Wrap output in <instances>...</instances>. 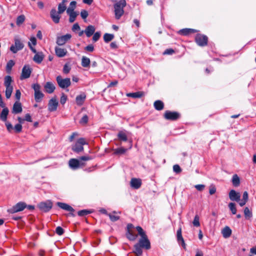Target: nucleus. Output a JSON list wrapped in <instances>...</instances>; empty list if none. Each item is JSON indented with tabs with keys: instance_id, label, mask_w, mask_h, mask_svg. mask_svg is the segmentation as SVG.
Masks as SVG:
<instances>
[{
	"instance_id": "f257e3e1",
	"label": "nucleus",
	"mask_w": 256,
	"mask_h": 256,
	"mask_svg": "<svg viewBox=\"0 0 256 256\" xmlns=\"http://www.w3.org/2000/svg\"><path fill=\"white\" fill-rule=\"evenodd\" d=\"M68 2L67 0H62V2L58 4V10L56 11V8H53L50 12V16L52 21L55 24H58L60 22L61 14L67 10L66 3Z\"/></svg>"
},
{
	"instance_id": "f03ea898",
	"label": "nucleus",
	"mask_w": 256,
	"mask_h": 256,
	"mask_svg": "<svg viewBox=\"0 0 256 256\" xmlns=\"http://www.w3.org/2000/svg\"><path fill=\"white\" fill-rule=\"evenodd\" d=\"M150 248V242L146 236L141 238L138 242L134 245V252L137 256H141L142 254V248L148 250Z\"/></svg>"
},
{
	"instance_id": "7ed1b4c3",
	"label": "nucleus",
	"mask_w": 256,
	"mask_h": 256,
	"mask_svg": "<svg viewBox=\"0 0 256 256\" xmlns=\"http://www.w3.org/2000/svg\"><path fill=\"white\" fill-rule=\"evenodd\" d=\"M126 0H120L114 5V16L116 20H120L124 14V8L126 6Z\"/></svg>"
},
{
	"instance_id": "20e7f679",
	"label": "nucleus",
	"mask_w": 256,
	"mask_h": 256,
	"mask_svg": "<svg viewBox=\"0 0 256 256\" xmlns=\"http://www.w3.org/2000/svg\"><path fill=\"white\" fill-rule=\"evenodd\" d=\"M12 82L10 76H6L4 78V85L6 88V96L7 98H10L13 90V86L11 85Z\"/></svg>"
},
{
	"instance_id": "39448f33",
	"label": "nucleus",
	"mask_w": 256,
	"mask_h": 256,
	"mask_svg": "<svg viewBox=\"0 0 256 256\" xmlns=\"http://www.w3.org/2000/svg\"><path fill=\"white\" fill-rule=\"evenodd\" d=\"M86 143L84 138H78L74 144L72 146V150L76 153H79L84 150L83 146Z\"/></svg>"
},
{
	"instance_id": "423d86ee",
	"label": "nucleus",
	"mask_w": 256,
	"mask_h": 256,
	"mask_svg": "<svg viewBox=\"0 0 256 256\" xmlns=\"http://www.w3.org/2000/svg\"><path fill=\"white\" fill-rule=\"evenodd\" d=\"M194 41L200 46H205L208 43V38L206 36L198 34L196 35Z\"/></svg>"
},
{
	"instance_id": "0eeeda50",
	"label": "nucleus",
	"mask_w": 256,
	"mask_h": 256,
	"mask_svg": "<svg viewBox=\"0 0 256 256\" xmlns=\"http://www.w3.org/2000/svg\"><path fill=\"white\" fill-rule=\"evenodd\" d=\"M163 116L166 120L174 121L180 118V114L177 112H172L168 110L164 112Z\"/></svg>"
},
{
	"instance_id": "6e6552de",
	"label": "nucleus",
	"mask_w": 256,
	"mask_h": 256,
	"mask_svg": "<svg viewBox=\"0 0 256 256\" xmlns=\"http://www.w3.org/2000/svg\"><path fill=\"white\" fill-rule=\"evenodd\" d=\"M32 88L34 91V99L36 102H40L42 101L44 94L40 91V86L38 84H34Z\"/></svg>"
},
{
	"instance_id": "1a4fd4ad",
	"label": "nucleus",
	"mask_w": 256,
	"mask_h": 256,
	"mask_svg": "<svg viewBox=\"0 0 256 256\" xmlns=\"http://www.w3.org/2000/svg\"><path fill=\"white\" fill-rule=\"evenodd\" d=\"M56 80L58 86L62 89L67 88L71 84V82L70 78H62L60 76H56Z\"/></svg>"
},
{
	"instance_id": "9d476101",
	"label": "nucleus",
	"mask_w": 256,
	"mask_h": 256,
	"mask_svg": "<svg viewBox=\"0 0 256 256\" xmlns=\"http://www.w3.org/2000/svg\"><path fill=\"white\" fill-rule=\"evenodd\" d=\"M27 206L26 202H20L14 206L12 208L8 209V212L10 214H14L23 210Z\"/></svg>"
},
{
	"instance_id": "9b49d317",
	"label": "nucleus",
	"mask_w": 256,
	"mask_h": 256,
	"mask_svg": "<svg viewBox=\"0 0 256 256\" xmlns=\"http://www.w3.org/2000/svg\"><path fill=\"white\" fill-rule=\"evenodd\" d=\"M38 207L42 212H47L52 209V202L49 200L46 202H42L38 204Z\"/></svg>"
},
{
	"instance_id": "f8f14e48",
	"label": "nucleus",
	"mask_w": 256,
	"mask_h": 256,
	"mask_svg": "<svg viewBox=\"0 0 256 256\" xmlns=\"http://www.w3.org/2000/svg\"><path fill=\"white\" fill-rule=\"evenodd\" d=\"M56 205L60 208L70 212V213L66 214L67 216H75V214H74V210L72 206H71L69 204L64 202H58L56 203Z\"/></svg>"
},
{
	"instance_id": "ddd939ff",
	"label": "nucleus",
	"mask_w": 256,
	"mask_h": 256,
	"mask_svg": "<svg viewBox=\"0 0 256 256\" xmlns=\"http://www.w3.org/2000/svg\"><path fill=\"white\" fill-rule=\"evenodd\" d=\"M24 44L20 39L16 38L14 40V44L12 45L10 47V50L14 54L16 53L18 50L23 48Z\"/></svg>"
},
{
	"instance_id": "4468645a",
	"label": "nucleus",
	"mask_w": 256,
	"mask_h": 256,
	"mask_svg": "<svg viewBox=\"0 0 256 256\" xmlns=\"http://www.w3.org/2000/svg\"><path fill=\"white\" fill-rule=\"evenodd\" d=\"M32 73V69L28 65H24L22 69V74L20 77V80L26 79L30 78Z\"/></svg>"
},
{
	"instance_id": "2eb2a0df",
	"label": "nucleus",
	"mask_w": 256,
	"mask_h": 256,
	"mask_svg": "<svg viewBox=\"0 0 256 256\" xmlns=\"http://www.w3.org/2000/svg\"><path fill=\"white\" fill-rule=\"evenodd\" d=\"M72 36L70 34H66L64 36L57 37L56 44L58 46H62L68 40L70 39Z\"/></svg>"
},
{
	"instance_id": "dca6fc26",
	"label": "nucleus",
	"mask_w": 256,
	"mask_h": 256,
	"mask_svg": "<svg viewBox=\"0 0 256 256\" xmlns=\"http://www.w3.org/2000/svg\"><path fill=\"white\" fill-rule=\"evenodd\" d=\"M58 102L56 98H51L48 104V109L50 112H54L57 110Z\"/></svg>"
},
{
	"instance_id": "f3484780",
	"label": "nucleus",
	"mask_w": 256,
	"mask_h": 256,
	"mask_svg": "<svg viewBox=\"0 0 256 256\" xmlns=\"http://www.w3.org/2000/svg\"><path fill=\"white\" fill-rule=\"evenodd\" d=\"M230 199L232 201L239 202L240 201V194L238 192H236L234 190H232L230 191L228 194Z\"/></svg>"
},
{
	"instance_id": "a211bd4d",
	"label": "nucleus",
	"mask_w": 256,
	"mask_h": 256,
	"mask_svg": "<svg viewBox=\"0 0 256 256\" xmlns=\"http://www.w3.org/2000/svg\"><path fill=\"white\" fill-rule=\"evenodd\" d=\"M176 238H177L178 242L179 244H180V242L181 245L182 246V248L184 250H186V244H185L184 240L182 236L181 228H179V229L177 230Z\"/></svg>"
},
{
	"instance_id": "6ab92c4d",
	"label": "nucleus",
	"mask_w": 256,
	"mask_h": 256,
	"mask_svg": "<svg viewBox=\"0 0 256 256\" xmlns=\"http://www.w3.org/2000/svg\"><path fill=\"white\" fill-rule=\"evenodd\" d=\"M142 180L140 178H132L130 180L131 187L135 188H139L142 185Z\"/></svg>"
},
{
	"instance_id": "aec40b11",
	"label": "nucleus",
	"mask_w": 256,
	"mask_h": 256,
	"mask_svg": "<svg viewBox=\"0 0 256 256\" xmlns=\"http://www.w3.org/2000/svg\"><path fill=\"white\" fill-rule=\"evenodd\" d=\"M197 32H198V30L195 29L186 28L180 30L178 33L180 35L186 36L189 35L190 34L195 33Z\"/></svg>"
},
{
	"instance_id": "412c9836",
	"label": "nucleus",
	"mask_w": 256,
	"mask_h": 256,
	"mask_svg": "<svg viewBox=\"0 0 256 256\" xmlns=\"http://www.w3.org/2000/svg\"><path fill=\"white\" fill-rule=\"evenodd\" d=\"M44 88L47 93L52 94L54 92L56 87L52 82H48L44 86Z\"/></svg>"
},
{
	"instance_id": "4be33fe9",
	"label": "nucleus",
	"mask_w": 256,
	"mask_h": 256,
	"mask_svg": "<svg viewBox=\"0 0 256 256\" xmlns=\"http://www.w3.org/2000/svg\"><path fill=\"white\" fill-rule=\"evenodd\" d=\"M69 166L74 170H76L80 168V162L79 160L76 158H72L68 162Z\"/></svg>"
},
{
	"instance_id": "5701e85b",
	"label": "nucleus",
	"mask_w": 256,
	"mask_h": 256,
	"mask_svg": "<svg viewBox=\"0 0 256 256\" xmlns=\"http://www.w3.org/2000/svg\"><path fill=\"white\" fill-rule=\"evenodd\" d=\"M86 98V95L84 93H82L76 96V102L77 105L79 106H82Z\"/></svg>"
},
{
	"instance_id": "b1692460",
	"label": "nucleus",
	"mask_w": 256,
	"mask_h": 256,
	"mask_svg": "<svg viewBox=\"0 0 256 256\" xmlns=\"http://www.w3.org/2000/svg\"><path fill=\"white\" fill-rule=\"evenodd\" d=\"M22 104L19 102H16L14 104L12 108V113L14 114H19L22 112Z\"/></svg>"
},
{
	"instance_id": "393cba45",
	"label": "nucleus",
	"mask_w": 256,
	"mask_h": 256,
	"mask_svg": "<svg viewBox=\"0 0 256 256\" xmlns=\"http://www.w3.org/2000/svg\"><path fill=\"white\" fill-rule=\"evenodd\" d=\"M66 13L69 16V22L70 23L74 22L78 14L75 11L71 12L70 10H66Z\"/></svg>"
},
{
	"instance_id": "a878e982",
	"label": "nucleus",
	"mask_w": 256,
	"mask_h": 256,
	"mask_svg": "<svg viewBox=\"0 0 256 256\" xmlns=\"http://www.w3.org/2000/svg\"><path fill=\"white\" fill-rule=\"evenodd\" d=\"M55 52L56 55L60 58L64 57L66 55L67 51L64 48H62L58 47L55 48Z\"/></svg>"
},
{
	"instance_id": "bb28decb",
	"label": "nucleus",
	"mask_w": 256,
	"mask_h": 256,
	"mask_svg": "<svg viewBox=\"0 0 256 256\" xmlns=\"http://www.w3.org/2000/svg\"><path fill=\"white\" fill-rule=\"evenodd\" d=\"M44 58L42 52H38L34 56L33 60L37 64H40Z\"/></svg>"
},
{
	"instance_id": "cd10ccee",
	"label": "nucleus",
	"mask_w": 256,
	"mask_h": 256,
	"mask_svg": "<svg viewBox=\"0 0 256 256\" xmlns=\"http://www.w3.org/2000/svg\"><path fill=\"white\" fill-rule=\"evenodd\" d=\"M94 31L95 28L94 27V26L92 25H90L86 28L84 30V32L87 37L89 38L94 34Z\"/></svg>"
},
{
	"instance_id": "c85d7f7f",
	"label": "nucleus",
	"mask_w": 256,
	"mask_h": 256,
	"mask_svg": "<svg viewBox=\"0 0 256 256\" xmlns=\"http://www.w3.org/2000/svg\"><path fill=\"white\" fill-rule=\"evenodd\" d=\"M232 230L228 226H225L222 231L224 238H229L232 234Z\"/></svg>"
},
{
	"instance_id": "c756f323",
	"label": "nucleus",
	"mask_w": 256,
	"mask_h": 256,
	"mask_svg": "<svg viewBox=\"0 0 256 256\" xmlns=\"http://www.w3.org/2000/svg\"><path fill=\"white\" fill-rule=\"evenodd\" d=\"M144 95V92H130L126 94L128 97L132 98H140L143 96Z\"/></svg>"
},
{
	"instance_id": "7c9ffc66",
	"label": "nucleus",
	"mask_w": 256,
	"mask_h": 256,
	"mask_svg": "<svg viewBox=\"0 0 256 256\" xmlns=\"http://www.w3.org/2000/svg\"><path fill=\"white\" fill-rule=\"evenodd\" d=\"M154 106L157 110H162L164 108V104L160 100H157L154 102Z\"/></svg>"
},
{
	"instance_id": "2f4dec72",
	"label": "nucleus",
	"mask_w": 256,
	"mask_h": 256,
	"mask_svg": "<svg viewBox=\"0 0 256 256\" xmlns=\"http://www.w3.org/2000/svg\"><path fill=\"white\" fill-rule=\"evenodd\" d=\"M126 236L130 241H134L137 237V235L134 233L132 230L126 231Z\"/></svg>"
},
{
	"instance_id": "473e14b6",
	"label": "nucleus",
	"mask_w": 256,
	"mask_h": 256,
	"mask_svg": "<svg viewBox=\"0 0 256 256\" xmlns=\"http://www.w3.org/2000/svg\"><path fill=\"white\" fill-rule=\"evenodd\" d=\"M90 59L85 56H83L82 58L81 64L84 68H89L90 66Z\"/></svg>"
},
{
	"instance_id": "72a5a7b5",
	"label": "nucleus",
	"mask_w": 256,
	"mask_h": 256,
	"mask_svg": "<svg viewBox=\"0 0 256 256\" xmlns=\"http://www.w3.org/2000/svg\"><path fill=\"white\" fill-rule=\"evenodd\" d=\"M8 108H3L0 114V118L4 122H6L7 120V116L8 114Z\"/></svg>"
},
{
	"instance_id": "f704fd0d",
	"label": "nucleus",
	"mask_w": 256,
	"mask_h": 256,
	"mask_svg": "<svg viewBox=\"0 0 256 256\" xmlns=\"http://www.w3.org/2000/svg\"><path fill=\"white\" fill-rule=\"evenodd\" d=\"M232 184L235 187H238L240 185V179L236 174H235L232 176Z\"/></svg>"
},
{
	"instance_id": "c9c22d12",
	"label": "nucleus",
	"mask_w": 256,
	"mask_h": 256,
	"mask_svg": "<svg viewBox=\"0 0 256 256\" xmlns=\"http://www.w3.org/2000/svg\"><path fill=\"white\" fill-rule=\"evenodd\" d=\"M118 138L121 141L126 142L128 140V136L123 131H120L118 134Z\"/></svg>"
},
{
	"instance_id": "e433bc0d",
	"label": "nucleus",
	"mask_w": 256,
	"mask_h": 256,
	"mask_svg": "<svg viewBox=\"0 0 256 256\" xmlns=\"http://www.w3.org/2000/svg\"><path fill=\"white\" fill-rule=\"evenodd\" d=\"M15 63L13 60H10L6 64V71L8 74H10L12 68L14 65Z\"/></svg>"
},
{
	"instance_id": "4c0bfd02",
	"label": "nucleus",
	"mask_w": 256,
	"mask_h": 256,
	"mask_svg": "<svg viewBox=\"0 0 256 256\" xmlns=\"http://www.w3.org/2000/svg\"><path fill=\"white\" fill-rule=\"evenodd\" d=\"M114 38V35L113 34L106 33L104 35V40L106 43H108L110 41L112 40Z\"/></svg>"
},
{
	"instance_id": "58836bf2",
	"label": "nucleus",
	"mask_w": 256,
	"mask_h": 256,
	"mask_svg": "<svg viewBox=\"0 0 256 256\" xmlns=\"http://www.w3.org/2000/svg\"><path fill=\"white\" fill-rule=\"evenodd\" d=\"M127 150L126 148H119L114 150V154L115 155H120L124 154Z\"/></svg>"
},
{
	"instance_id": "ea45409f",
	"label": "nucleus",
	"mask_w": 256,
	"mask_h": 256,
	"mask_svg": "<svg viewBox=\"0 0 256 256\" xmlns=\"http://www.w3.org/2000/svg\"><path fill=\"white\" fill-rule=\"evenodd\" d=\"M244 214L246 219H250L252 216V212L250 210L248 207L244 208Z\"/></svg>"
},
{
	"instance_id": "a19ab883",
	"label": "nucleus",
	"mask_w": 256,
	"mask_h": 256,
	"mask_svg": "<svg viewBox=\"0 0 256 256\" xmlns=\"http://www.w3.org/2000/svg\"><path fill=\"white\" fill-rule=\"evenodd\" d=\"M92 212L91 210H79L78 212V214L80 216H85L88 214H91Z\"/></svg>"
},
{
	"instance_id": "79ce46f5",
	"label": "nucleus",
	"mask_w": 256,
	"mask_h": 256,
	"mask_svg": "<svg viewBox=\"0 0 256 256\" xmlns=\"http://www.w3.org/2000/svg\"><path fill=\"white\" fill-rule=\"evenodd\" d=\"M228 206L232 214H236L237 210H236V206L235 203L230 202V203H229Z\"/></svg>"
},
{
	"instance_id": "37998d69",
	"label": "nucleus",
	"mask_w": 256,
	"mask_h": 256,
	"mask_svg": "<svg viewBox=\"0 0 256 256\" xmlns=\"http://www.w3.org/2000/svg\"><path fill=\"white\" fill-rule=\"evenodd\" d=\"M24 20H25V16L24 15L19 16H18V18H16V24L18 26H20L24 22Z\"/></svg>"
},
{
	"instance_id": "c03bdc74",
	"label": "nucleus",
	"mask_w": 256,
	"mask_h": 256,
	"mask_svg": "<svg viewBox=\"0 0 256 256\" xmlns=\"http://www.w3.org/2000/svg\"><path fill=\"white\" fill-rule=\"evenodd\" d=\"M136 230L138 231L139 235L141 236V238L146 236V232H144V231L143 230L141 226H137L136 227Z\"/></svg>"
},
{
	"instance_id": "a18cd8bd",
	"label": "nucleus",
	"mask_w": 256,
	"mask_h": 256,
	"mask_svg": "<svg viewBox=\"0 0 256 256\" xmlns=\"http://www.w3.org/2000/svg\"><path fill=\"white\" fill-rule=\"evenodd\" d=\"M192 224L194 226L198 227L200 226V218L198 214L195 216Z\"/></svg>"
},
{
	"instance_id": "49530a36",
	"label": "nucleus",
	"mask_w": 256,
	"mask_h": 256,
	"mask_svg": "<svg viewBox=\"0 0 256 256\" xmlns=\"http://www.w3.org/2000/svg\"><path fill=\"white\" fill-rule=\"evenodd\" d=\"M88 116L86 114H84L80 120V123L82 124H86L88 123Z\"/></svg>"
},
{
	"instance_id": "de8ad7c7",
	"label": "nucleus",
	"mask_w": 256,
	"mask_h": 256,
	"mask_svg": "<svg viewBox=\"0 0 256 256\" xmlns=\"http://www.w3.org/2000/svg\"><path fill=\"white\" fill-rule=\"evenodd\" d=\"M71 68L68 64H66L63 68V72L65 74H68L70 72Z\"/></svg>"
},
{
	"instance_id": "09e8293b",
	"label": "nucleus",
	"mask_w": 256,
	"mask_h": 256,
	"mask_svg": "<svg viewBox=\"0 0 256 256\" xmlns=\"http://www.w3.org/2000/svg\"><path fill=\"white\" fill-rule=\"evenodd\" d=\"M14 130L16 133H20L22 130V126L20 124H17L14 126Z\"/></svg>"
},
{
	"instance_id": "8fccbe9b",
	"label": "nucleus",
	"mask_w": 256,
	"mask_h": 256,
	"mask_svg": "<svg viewBox=\"0 0 256 256\" xmlns=\"http://www.w3.org/2000/svg\"><path fill=\"white\" fill-rule=\"evenodd\" d=\"M67 100H68L67 96L64 93H62V96H61L60 99V104L62 105L64 104H66Z\"/></svg>"
},
{
	"instance_id": "3c124183",
	"label": "nucleus",
	"mask_w": 256,
	"mask_h": 256,
	"mask_svg": "<svg viewBox=\"0 0 256 256\" xmlns=\"http://www.w3.org/2000/svg\"><path fill=\"white\" fill-rule=\"evenodd\" d=\"M76 1H72L70 2L69 7L67 10H70L71 12L74 11V9L76 7Z\"/></svg>"
},
{
	"instance_id": "603ef678",
	"label": "nucleus",
	"mask_w": 256,
	"mask_h": 256,
	"mask_svg": "<svg viewBox=\"0 0 256 256\" xmlns=\"http://www.w3.org/2000/svg\"><path fill=\"white\" fill-rule=\"evenodd\" d=\"M216 186L212 184L209 187V194L210 195H212L216 192Z\"/></svg>"
},
{
	"instance_id": "864d4df0",
	"label": "nucleus",
	"mask_w": 256,
	"mask_h": 256,
	"mask_svg": "<svg viewBox=\"0 0 256 256\" xmlns=\"http://www.w3.org/2000/svg\"><path fill=\"white\" fill-rule=\"evenodd\" d=\"M100 36V32H97L94 33V36L92 37V40L94 42H97Z\"/></svg>"
},
{
	"instance_id": "5fc2aeb1",
	"label": "nucleus",
	"mask_w": 256,
	"mask_h": 256,
	"mask_svg": "<svg viewBox=\"0 0 256 256\" xmlns=\"http://www.w3.org/2000/svg\"><path fill=\"white\" fill-rule=\"evenodd\" d=\"M56 232L59 236H62L64 233V230L61 226H58L56 229Z\"/></svg>"
},
{
	"instance_id": "6e6d98bb",
	"label": "nucleus",
	"mask_w": 256,
	"mask_h": 256,
	"mask_svg": "<svg viewBox=\"0 0 256 256\" xmlns=\"http://www.w3.org/2000/svg\"><path fill=\"white\" fill-rule=\"evenodd\" d=\"M173 170L176 174L180 173L182 170L178 164H175L173 166Z\"/></svg>"
},
{
	"instance_id": "4d7b16f0",
	"label": "nucleus",
	"mask_w": 256,
	"mask_h": 256,
	"mask_svg": "<svg viewBox=\"0 0 256 256\" xmlns=\"http://www.w3.org/2000/svg\"><path fill=\"white\" fill-rule=\"evenodd\" d=\"M108 216L110 220H111V221H112L113 222H116V221L120 219V216H114V215H112V214H108Z\"/></svg>"
},
{
	"instance_id": "13d9d810",
	"label": "nucleus",
	"mask_w": 256,
	"mask_h": 256,
	"mask_svg": "<svg viewBox=\"0 0 256 256\" xmlns=\"http://www.w3.org/2000/svg\"><path fill=\"white\" fill-rule=\"evenodd\" d=\"M84 50L88 52H92L94 50V46L92 44H90L84 48Z\"/></svg>"
},
{
	"instance_id": "bf43d9fd",
	"label": "nucleus",
	"mask_w": 256,
	"mask_h": 256,
	"mask_svg": "<svg viewBox=\"0 0 256 256\" xmlns=\"http://www.w3.org/2000/svg\"><path fill=\"white\" fill-rule=\"evenodd\" d=\"M88 12L86 10H82L80 12V16L83 19H86L88 16Z\"/></svg>"
},
{
	"instance_id": "052dcab7",
	"label": "nucleus",
	"mask_w": 256,
	"mask_h": 256,
	"mask_svg": "<svg viewBox=\"0 0 256 256\" xmlns=\"http://www.w3.org/2000/svg\"><path fill=\"white\" fill-rule=\"evenodd\" d=\"M195 188L198 191H202L204 188L205 185L204 184H196L194 186Z\"/></svg>"
},
{
	"instance_id": "680f3d73",
	"label": "nucleus",
	"mask_w": 256,
	"mask_h": 256,
	"mask_svg": "<svg viewBox=\"0 0 256 256\" xmlns=\"http://www.w3.org/2000/svg\"><path fill=\"white\" fill-rule=\"evenodd\" d=\"M174 53V50L172 48H168L164 50V54H172Z\"/></svg>"
},
{
	"instance_id": "e2e57ef3",
	"label": "nucleus",
	"mask_w": 256,
	"mask_h": 256,
	"mask_svg": "<svg viewBox=\"0 0 256 256\" xmlns=\"http://www.w3.org/2000/svg\"><path fill=\"white\" fill-rule=\"evenodd\" d=\"M6 128H7L9 132H11L12 130L13 129V126H12V124L10 122H6Z\"/></svg>"
},
{
	"instance_id": "0e129e2a",
	"label": "nucleus",
	"mask_w": 256,
	"mask_h": 256,
	"mask_svg": "<svg viewBox=\"0 0 256 256\" xmlns=\"http://www.w3.org/2000/svg\"><path fill=\"white\" fill-rule=\"evenodd\" d=\"M21 96V92L19 90H17L15 94V96L16 98L17 99L18 102H19Z\"/></svg>"
},
{
	"instance_id": "69168bd1",
	"label": "nucleus",
	"mask_w": 256,
	"mask_h": 256,
	"mask_svg": "<svg viewBox=\"0 0 256 256\" xmlns=\"http://www.w3.org/2000/svg\"><path fill=\"white\" fill-rule=\"evenodd\" d=\"M80 26H79V24H78V23H76L74 24L73 26H72V30L74 31V32H75L76 30H80Z\"/></svg>"
},
{
	"instance_id": "338daca9",
	"label": "nucleus",
	"mask_w": 256,
	"mask_h": 256,
	"mask_svg": "<svg viewBox=\"0 0 256 256\" xmlns=\"http://www.w3.org/2000/svg\"><path fill=\"white\" fill-rule=\"evenodd\" d=\"M243 200H246V202L248 201V194L247 192L245 191L242 194V198Z\"/></svg>"
},
{
	"instance_id": "774afa93",
	"label": "nucleus",
	"mask_w": 256,
	"mask_h": 256,
	"mask_svg": "<svg viewBox=\"0 0 256 256\" xmlns=\"http://www.w3.org/2000/svg\"><path fill=\"white\" fill-rule=\"evenodd\" d=\"M24 120H26L27 122H32V117L30 115V114H26L25 116V118H24Z\"/></svg>"
}]
</instances>
